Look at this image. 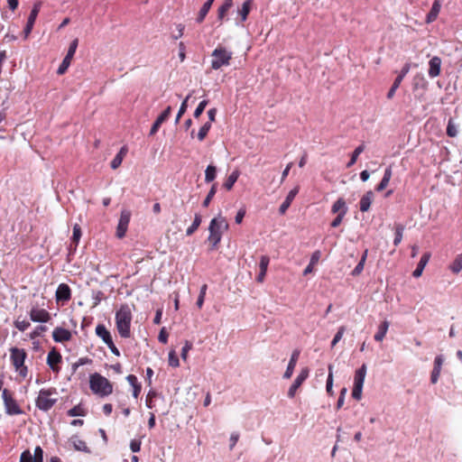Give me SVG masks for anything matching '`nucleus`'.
<instances>
[{
  "label": "nucleus",
  "mask_w": 462,
  "mask_h": 462,
  "mask_svg": "<svg viewBox=\"0 0 462 462\" xmlns=\"http://www.w3.org/2000/svg\"><path fill=\"white\" fill-rule=\"evenodd\" d=\"M300 187L296 186L294 187L287 195L285 200L282 203V205L279 208V212L281 215H284L287 209L290 208L292 200L296 197V195L299 193Z\"/></svg>",
  "instance_id": "nucleus-18"
},
{
  "label": "nucleus",
  "mask_w": 462,
  "mask_h": 462,
  "mask_svg": "<svg viewBox=\"0 0 462 462\" xmlns=\"http://www.w3.org/2000/svg\"><path fill=\"white\" fill-rule=\"evenodd\" d=\"M238 439H239V434L237 432H233L230 435V439H229V441H230L229 448H230V449L234 448V447L236 445Z\"/></svg>",
  "instance_id": "nucleus-61"
},
{
  "label": "nucleus",
  "mask_w": 462,
  "mask_h": 462,
  "mask_svg": "<svg viewBox=\"0 0 462 462\" xmlns=\"http://www.w3.org/2000/svg\"><path fill=\"white\" fill-rule=\"evenodd\" d=\"M191 348H192V344H191L189 341L186 340V341H185V343H184V346H183V347H182V349H181V354H180L181 358H182L183 360H186V359H187V357H188V353H189V351Z\"/></svg>",
  "instance_id": "nucleus-55"
},
{
  "label": "nucleus",
  "mask_w": 462,
  "mask_h": 462,
  "mask_svg": "<svg viewBox=\"0 0 462 462\" xmlns=\"http://www.w3.org/2000/svg\"><path fill=\"white\" fill-rule=\"evenodd\" d=\"M208 105V100H202L199 106H197V108L195 109L194 111V116L196 118L199 117L200 115L203 113V111L205 110L206 106Z\"/></svg>",
  "instance_id": "nucleus-54"
},
{
  "label": "nucleus",
  "mask_w": 462,
  "mask_h": 462,
  "mask_svg": "<svg viewBox=\"0 0 462 462\" xmlns=\"http://www.w3.org/2000/svg\"><path fill=\"white\" fill-rule=\"evenodd\" d=\"M202 221L201 216L199 214H196L194 217L193 223L190 226H189L186 230L187 236H191L200 226Z\"/></svg>",
  "instance_id": "nucleus-36"
},
{
  "label": "nucleus",
  "mask_w": 462,
  "mask_h": 462,
  "mask_svg": "<svg viewBox=\"0 0 462 462\" xmlns=\"http://www.w3.org/2000/svg\"><path fill=\"white\" fill-rule=\"evenodd\" d=\"M441 368H442L441 366H438V365H434L433 370L430 374L431 383L435 384L438 382L439 375H440Z\"/></svg>",
  "instance_id": "nucleus-47"
},
{
  "label": "nucleus",
  "mask_w": 462,
  "mask_h": 462,
  "mask_svg": "<svg viewBox=\"0 0 462 462\" xmlns=\"http://www.w3.org/2000/svg\"><path fill=\"white\" fill-rule=\"evenodd\" d=\"M41 6H42V3L41 2H37L33 5L32 6V9L31 11V14L28 17V21H27V23H26V26L23 30V32H24V37L27 38L29 36V34L31 33L32 28H33V25H34V23L36 21V18L38 16V14L41 10Z\"/></svg>",
  "instance_id": "nucleus-12"
},
{
  "label": "nucleus",
  "mask_w": 462,
  "mask_h": 462,
  "mask_svg": "<svg viewBox=\"0 0 462 462\" xmlns=\"http://www.w3.org/2000/svg\"><path fill=\"white\" fill-rule=\"evenodd\" d=\"M447 134L450 137H456L457 135V128L452 119L448 120L447 126Z\"/></svg>",
  "instance_id": "nucleus-45"
},
{
  "label": "nucleus",
  "mask_w": 462,
  "mask_h": 462,
  "mask_svg": "<svg viewBox=\"0 0 462 462\" xmlns=\"http://www.w3.org/2000/svg\"><path fill=\"white\" fill-rule=\"evenodd\" d=\"M403 230H404V227L402 226H399L396 227L395 237L393 240V245L395 246H397L402 242V236H403Z\"/></svg>",
  "instance_id": "nucleus-48"
},
{
  "label": "nucleus",
  "mask_w": 462,
  "mask_h": 462,
  "mask_svg": "<svg viewBox=\"0 0 462 462\" xmlns=\"http://www.w3.org/2000/svg\"><path fill=\"white\" fill-rule=\"evenodd\" d=\"M229 8L225 6V5H221L219 8H218V12H217V18L219 20H223L224 17L226 16V13L228 12Z\"/></svg>",
  "instance_id": "nucleus-62"
},
{
  "label": "nucleus",
  "mask_w": 462,
  "mask_h": 462,
  "mask_svg": "<svg viewBox=\"0 0 462 462\" xmlns=\"http://www.w3.org/2000/svg\"><path fill=\"white\" fill-rule=\"evenodd\" d=\"M29 316L32 321L46 323L51 319V314L44 309L38 306L30 310Z\"/></svg>",
  "instance_id": "nucleus-9"
},
{
  "label": "nucleus",
  "mask_w": 462,
  "mask_h": 462,
  "mask_svg": "<svg viewBox=\"0 0 462 462\" xmlns=\"http://www.w3.org/2000/svg\"><path fill=\"white\" fill-rule=\"evenodd\" d=\"M132 311L128 305L125 304L116 312V324L119 335L124 338L131 336Z\"/></svg>",
  "instance_id": "nucleus-1"
},
{
  "label": "nucleus",
  "mask_w": 462,
  "mask_h": 462,
  "mask_svg": "<svg viewBox=\"0 0 462 462\" xmlns=\"http://www.w3.org/2000/svg\"><path fill=\"white\" fill-rule=\"evenodd\" d=\"M217 192V185L216 184H213L210 190L208 191L206 199H204L203 201V206L204 207H208L211 201V199H213V197L215 196Z\"/></svg>",
  "instance_id": "nucleus-49"
},
{
  "label": "nucleus",
  "mask_w": 462,
  "mask_h": 462,
  "mask_svg": "<svg viewBox=\"0 0 462 462\" xmlns=\"http://www.w3.org/2000/svg\"><path fill=\"white\" fill-rule=\"evenodd\" d=\"M171 113V107L168 106L155 120L150 130V135L155 134L162 123H164Z\"/></svg>",
  "instance_id": "nucleus-16"
},
{
  "label": "nucleus",
  "mask_w": 462,
  "mask_h": 462,
  "mask_svg": "<svg viewBox=\"0 0 462 462\" xmlns=\"http://www.w3.org/2000/svg\"><path fill=\"white\" fill-rule=\"evenodd\" d=\"M252 4V0H246L243 3L242 7L238 9L237 14L240 16L242 23L247 19V16L251 10Z\"/></svg>",
  "instance_id": "nucleus-32"
},
{
  "label": "nucleus",
  "mask_w": 462,
  "mask_h": 462,
  "mask_svg": "<svg viewBox=\"0 0 462 462\" xmlns=\"http://www.w3.org/2000/svg\"><path fill=\"white\" fill-rule=\"evenodd\" d=\"M390 323L387 320L383 321L379 327L377 332L374 334V340L381 342L384 338L388 328H389Z\"/></svg>",
  "instance_id": "nucleus-30"
},
{
  "label": "nucleus",
  "mask_w": 462,
  "mask_h": 462,
  "mask_svg": "<svg viewBox=\"0 0 462 462\" xmlns=\"http://www.w3.org/2000/svg\"><path fill=\"white\" fill-rule=\"evenodd\" d=\"M2 397L5 403V412L8 415H19L23 413V410L20 408L16 401L11 396L8 390H3Z\"/></svg>",
  "instance_id": "nucleus-7"
},
{
  "label": "nucleus",
  "mask_w": 462,
  "mask_h": 462,
  "mask_svg": "<svg viewBox=\"0 0 462 462\" xmlns=\"http://www.w3.org/2000/svg\"><path fill=\"white\" fill-rule=\"evenodd\" d=\"M20 462H33L30 450H24L20 457Z\"/></svg>",
  "instance_id": "nucleus-57"
},
{
  "label": "nucleus",
  "mask_w": 462,
  "mask_h": 462,
  "mask_svg": "<svg viewBox=\"0 0 462 462\" xmlns=\"http://www.w3.org/2000/svg\"><path fill=\"white\" fill-rule=\"evenodd\" d=\"M449 268L454 273H458L462 270V253L456 256Z\"/></svg>",
  "instance_id": "nucleus-37"
},
{
  "label": "nucleus",
  "mask_w": 462,
  "mask_h": 462,
  "mask_svg": "<svg viewBox=\"0 0 462 462\" xmlns=\"http://www.w3.org/2000/svg\"><path fill=\"white\" fill-rule=\"evenodd\" d=\"M58 401V392L55 388L42 389L35 401V405L41 411H47Z\"/></svg>",
  "instance_id": "nucleus-4"
},
{
  "label": "nucleus",
  "mask_w": 462,
  "mask_h": 462,
  "mask_svg": "<svg viewBox=\"0 0 462 462\" xmlns=\"http://www.w3.org/2000/svg\"><path fill=\"white\" fill-rule=\"evenodd\" d=\"M429 76L431 79L438 77L440 73L441 60L438 56L432 57L429 61Z\"/></svg>",
  "instance_id": "nucleus-19"
},
{
  "label": "nucleus",
  "mask_w": 462,
  "mask_h": 462,
  "mask_svg": "<svg viewBox=\"0 0 462 462\" xmlns=\"http://www.w3.org/2000/svg\"><path fill=\"white\" fill-rule=\"evenodd\" d=\"M33 462H42L43 461V450L40 446H37L34 448V453L32 455Z\"/></svg>",
  "instance_id": "nucleus-50"
},
{
  "label": "nucleus",
  "mask_w": 462,
  "mask_h": 462,
  "mask_svg": "<svg viewBox=\"0 0 462 462\" xmlns=\"http://www.w3.org/2000/svg\"><path fill=\"white\" fill-rule=\"evenodd\" d=\"M363 386L354 385L352 391V397L356 400H360L362 397Z\"/></svg>",
  "instance_id": "nucleus-56"
},
{
  "label": "nucleus",
  "mask_w": 462,
  "mask_h": 462,
  "mask_svg": "<svg viewBox=\"0 0 462 462\" xmlns=\"http://www.w3.org/2000/svg\"><path fill=\"white\" fill-rule=\"evenodd\" d=\"M269 263H270V258L267 255L261 256L260 263H259L260 273H258V275L256 277V281L258 282H263L264 281Z\"/></svg>",
  "instance_id": "nucleus-21"
},
{
  "label": "nucleus",
  "mask_w": 462,
  "mask_h": 462,
  "mask_svg": "<svg viewBox=\"0 0 462 462\" xmlns=\"http://www.w3.org/2000/svg\"><path fill=\"white\" fill-rule=\"evenodd\" d=\"M440 9H441L440 0H434L431 9H430V13L427 14L426 23H433L438 18Z\"/></svg>",
  "instance_id": "nucleus-22"
},
{
  "label": "nucleus",
  "mask_w": 462,
  "mask_h": 462,
  "mask_svg": "<svg viewBox=\"0 0 462 462\" xmlns=\"http://www.w3.org/2000/svg\"><path fill=\"white\" fill-rule=\"evenodd\" d=\"M346 215H342V214H338L337 216V217L331 222V226L332 227H337L341 223H342V220L343 218L345 217Z\"/></svg>",
  "instance_id": "nucleus-64"
},
{
  "label": "nucleus",
  "mask_w": 462,
  "mask_h": 462,
  "mask_svg": "<svg viewBox=\"0 0 462 462\" xmlns=\"http://www.w3.org/2000/svg\"><path fill=\"white\" fill-rule=\"evenodd\" d=\"M78 44H79L78 39H75L70 42L68 52L57 70V73L59 75L64 74L66 72V70L68 69V68L69 67L70 61H71V60L76 52V50L78 48Z\"/></svg>",
  "instance_id": "nucleus-8"
},
{
  "label": "nucleus",
  "mask_w": 462,
  "mask_h": 462,
  "mask_svg": "<svg viewBox=\"0 0 462 462\" xmlns=\"http://www.w3.org/2000/svg\"><path fill=\"white\" fill-rule=\"evenodd\" d=\"M299 356H300V350L295 349L292 352V354H291V356L290 358L288 366H287L286 371H285V373L283 374V378L289 379V378L291 377V375L293 374V371H294V368L296 366L297 361L299 359Z\"/></svg>",
  "instance_id": "nucleus-20"
},
{
  "label": "nucleus",
  "mask_w": 462,
  "mask_h": 462,
  "mask_svg": "<svg viewBox=\"0 0 462 462\" xmlns=\"http://www.w3.org/2000/svg\"><path fill=\"white\" fill-rule=\"evenodd\" d=\"M217 175V169L213 165H208L205 171V181L211 182L215 180Z\"/></svg>",
  "instance_id": "nucleus-39"
},
{
  "label": "nucleus",
  "mask_w": 462,
  "mask_h": 462,
  "mask_svg": "<svg viewBox=\"0 0 462 462\" xmlns=\"http://www.w3.org/2000/svg\"><path fill=\"white\" fill-rule=\"evenodd\" d=\"M126 153H127V147L126 146H123L120 149V151L118 152V153L115 156V158L111 162V168L113 170L117 169L121 165V163H122L125 156L126 155Z\"/></svg>",
  "instance_id": "nucleus-28"
},
{
  "label": "nucleus",
  "mask_w": 462,
  "mask_h": 462,
  "mask_svg": "<svg viewBox=\"0 0 462 462\" xmlns=\"http://www.w3.org/2000/svg\"><path fill=\"white\" fill-rule=\"evenodd\" d=\"M366 365L363 364L362 366L356 371L354 377V385L364 386L366 375Z\"/></svg>",
  "instance_id": "nucleus-26"
},
{
  "label": "nucleus",
  "mask_w": 462,
  "mask_h": 462,
  "mask_svg": "<svg viewBox=\"0 0 462 462\" xmlns=\"http://www.w3.org/2000/svg\"><path fill=\"white\" fill-rule=\"evenodd\" d=\"M69 442L71 443L75 450L82 451L85 453H90V449L87 446L86 442L80 439L78 436H72L69 439Z\"/></svg>",
  "instance_id": "nucleus-24"
},
{
  "label": "nucleus",
  "mask_w": 462,
  "mask_h": 462,
  "mask_svg": "<svg viewBox=\"0 0 462 462\" xmlns=\"http://www.w3.org/2000/svg\"><path fill=\"white\" fill-rule=\"evenodd\" d=\"M365 143H361L358 145L353 152L350 161L347 162L346 167H352L357 161L358 156L365 151Z\"/></svg>",
  "instance_id": "nucleus-34"
},
{
  "label": "nucleus",
  "mask_w": 462,
  "mask_h": 462,
  "mask_svg": "<svg viewBox=\"0 0 462 462\" xmlns=\"http://www.w3.org/2000/svg\"><path fill=\"white\" fill-rule=\"evenodd\" d=\"M61 362V355L53 348L47 356V365L53 372H59L57 365Z\"/></svg>",
  "instance_id": "nucleus-17"
},
{
  "label": "nucleus",
  "mask_w": 462,
  "mask_h": 462,
  "mask_svg": "<svg viewBox=\"0 0 462 462\" xmlns=\"http://www.w3.org/2000/svg\"><path fill=\"white\" fill-rule=\"evenodd\" d=\"M391 178H392V168H391V166H389L388 168L385 169L383 177L382 180L380 181V183L377 185L376 190L383 191L388 186Z\"/></svg>",
  "instance_id": "nucleus-31"
},
{
  "label": "nucleus",
  "mask_w": 462,
  "mask_h": 462,
  "mask_svg": "<svg viewBox=\"0 0 462 462\" xmlns=\"http://www.w3.org/2000/svg\"><path fill=\"white\" fill-rule=\"evenodd\" d=\"M346 331V328L344 326H341L338 328L336 335L334 336V338L331 341V347H334L343 337Z\"/></svg>",
  "instance_id": "nucleus-44"
},
{
  "label": "nucleus",
  "mask_w": 462,
  "mask_h": 462,
  "mask_svg": "<svg viewBox=\"0 0 462 462\" xmlns=\"http://www.w3.org/2000/svg\"><path fill=\"white\" fill-rule=\"evenodd\" d=\"M55 297L58 303L69 301L71 297L69 286L66 283H60L56 290Z\"/></svg>",
  "instance_id": "nucleus-14"
},
{
  "label": "nucleus",
  "mask_w": 462,
  "mask_h": 462,
  "mask_svg": "<svg viewBox=\"0 0 462 462\" xmlns=\"http://www.w3.org/2000/svg\"><path fill=\"white\" fill-rule=\"evenodd\" d=\"M210 128H211L210 122H207V123H205V124L200 127V129L199 130V133H198V134H197V137H198V139H199L200 142H201V141H203V140L206 138V136H207V134H208V131L210 130Z\"/></svg>",
  "instance_id": "nucleus-41"
},
{
  "label": "nucleus",
  "mask_w": 462,
  "mask_h": 462,
  "mask_svg": "<svg viewBox=\"0 0 462 462\" xmlns=\"http://www.w3.org/2000/svg\"><path fill=\"white\" fill-rule=\"evenodd\" d=\"M207 289H208L207 284H203L200 288L199 295V298L196 302V305L199 309H201L204 304Z\"/></svg>",
  "instance_id": "nucleus-43"
},
{
  "label": "nucleus",
  "mask_w": 462,
  "mask_h": 462,
  "mask_svg": "<svg viewBox=\"0 0 462 462\" xmlns=\"http://www.w3.org/2000/svg\"><path fill=\"white\" fill-rule=\"evenodd\" d=\"M430 253L423 254V255L421 256V258H420V260L416 269L412 273L413 277L419 278V277L421 276L425 266L427 265V263L430 261Z\"/></svg>",
  "instance_id": "nucleus-23"
},
{
  "label": "nucleus",
  "mask_w": 462,
  "mask_h": 462,
  "mask_svg": "<svg viewBox=\"0 0 462 462\" xmlns=\"http://www.w3.org/2000/svg\"><path fill=\"white\" fill-rule=\"evenodd\" d=\"M89 387L95 394L101 397L107 396L113 393V385L111 383L97 373L90 375Z\"/></svg>",
  "instance_id": "nucleus-3"
},
{
  "label": "nucleus",
  "mask_w": 462,
  "mask_h": 462,
  "mask_svg": "<svg viewBox=\"0 0 462 462\" xmlns=\"http://www.w3.org/2000/svg\"><path fill=\"white\" fill-rule=\"evenodd\" d=\"M191 97V94H189L185 99L182 101L181 105H180V107L178 111V114H177V116L175 118V124H178L180 122V119L181 118V116L185 114V112L187 111V108H188V100L189 99V97Z\"/></svg>",
  "instance_id": "nucleus-38"
},
{
  "label": "nucleus",
  "mask_w": 462,
  "mask_h": 462,
  "mask_svg": "<svg viewBox=\"0 0 462 462\" xmlns=\"http://www.w3.org/2000/svg\"><path fill=\"white\" fill-rule=\"evenodd\" d=\"M227 229L228 224L226 218L220 215L217 217H214L210 221L208 226L209 236L208 237V241L211 244V249L217 247V245L221 241L223 233Z\"/></svg>",
  "instance_id": "nucleus-2"
},
{
  "label": "nucleus",
  "mask_w": 462,
  "mask_h": 462,
  "mask_svg": "<svg viewBox=\"0 0 462 462\" xmlns=\"http://www.w3.org/2000/svg\"><path fill=\"white\" fill-rule=\"evenodd\" d=\"M169 365L172 367H178L180 365L179 358L174 350L169 353Z\"/></svg>",
  "instance_id": "nucleus-51"
},
{
  "label": "nucleus",
  "mask_w": 462,
  "mask_h": 462,
  "mask_svg": "<svg viewBox=\"0 0 462 462\" xmlns=\"http://www.w3.org/2000/svg\"><path fill=\"white\" fill-rule=\"evenodd\" d=\"M332 213H337L342 215H346L347 207L346 205L345 200L342 198H339L331 208Z\"/></svg>",
  "instance_id": "nucleus-29"
},
{
  "label": "nucleus",
  "mask_w": 462,
  "mask_h": 462,
  "mask_svg": "<svg viewBox=\"0 0 462 462\" xmlns=\"http://www.w3.org/2000/svg\"><path fill=\"white\" fill-rule=\"evenodd\" d=\"M68 414L71 417L85 416L86 411L81 405H77L69 410Z\"/></svg>",
  "instance_id": "nucleus-42"
},
{
  "label": "nucleus",
  "mask_w": 462,
  "mask_h": 462,
  "mask_svg": "<svg viewBox=\"0 0 462 462\" xmlns=\"http://www.w3.org/2000/svg\"><path fill=\"white\" fill-rule=\"evenodd\" d=\"M96 334L103 340L105 344L110 343V340L112 339L110 332L103 324H98L96 327Z\"/></svg>",
  "instance_id": "nucleus-27"
},
{
  "label": "nucleus",
  "mask_w": 462,
  "mask_h": 462,
  "mask_svg": "<svg viewBox=\"0 0 462 462\" xmlns=\"http://www.w3.org/2000/svg\"><path fill=\"white\" fill-rule=\"evenodd\" d=\"M52 337L55 342L63 343L69 341L72 337V334L69 329L58 327L54 328Z\"/></svg>",
  "instance_id": "nucleus-15"
},
{
  "label": "nucleus",
  "mask_w": 462,
  "mask_h": 462,
  "mask_svg": "<svg viewBox=\"0 0 462 462\" xmlns=\"http://www.w3.org/2000/svg\"><path fill=\"white\" fill-rule=\"evenodd\" d=\"M158 339L161 343L166 344L168 342V333L165 328H162L159 333Z\"/></svg>",
  "instance_id": "nucleus-60"
},
{
  "label": "nucleus",
  "mask_w": 462,
  "mask_h": 462,
  "mask_svg": "<svg viewBox=\"0 0 462 462\" xmlns=\"http://www.w3.org/2000/svg\"><path fill=\"white\" fill-rule=\"evenodd\" d=\"M131 213L128 210H122L116 228V236L123 238L125 236L130 222Z\"/></svg>",
  "instance_id": "nucleus-11"
},
{
  "label": "nucleus",
  "mask_w": 462,
  "mask_h": 462,
  "mask_svg": "<svg viewBox=\"0 0 462 462\" xmlns=\"http://www.w3.org/2000/svg\"><path fill=\"white\" fill-rule=\"evenodd\" d=\"M232 51H228L225 47H217L211 54V68L215 70L219 69L224 66H229L232 59Z\"/></svg>",
  "instance_id": "nucleus-5"
},
{
  "label": "nucleus",
  "mask_w": 462,
  "mask_h": 462,
  "mask_svg": "<svg viewBox=\"0 0 462 462\" xmlns=\"http://www.w3.org/2000/svg\"><path fill=\"white\" fill-rule=\"evenodd\" d=\"M409 70H410V64H405L402 67L400 74L394 79V82H393L392 88L388 91L387 98L392 99L394 97L397 88L400 87L403 78L408 74Z\"/></svg>",
  "instance_id": "nucleus-13"
},
{
  "label": "nucleus",
  "mask_w": 462,
  "mask_h": 462,
  "mask_svg": "<svg viewBox=\"0 0 462 462\" xmlns=\"http://www.w3.org/2000/svg\"><path fill=\"white\" fill-rule=\"evenodd\" d=\"M366 256H367V251H365L364 253L361 260L359 261L357 265L355 267V269L352 271V275L353 276H357V275H359L362 273V271L364 270V266H365V260H366Z\"/></svg>",
  "instance_id": "nucleus-40"
},
{
  "label": "nucleus",
  "mask_w": 462,
  "mask_h": 462,
  "mask_svg": "<svg viewBox=\"0 0 462 462\" xmlns=\"http://www.w3.org/2000/svg\"><path fill=\"white\" fill-rule=\"evenodd\" d=\"M157 396V393L151 390L149 391V393H147L146 395V406L149 408V409H152L154 407V402H153V399Z\"/></svg>",
  "instance_id": "nucleus-52"
},
{
  "label": "nucleus",
  "mask_w": 462,
  "mask_h": 462,
  "mask_svg": "<svg viewBox=\"0 0 462 462\" xmlns=\"http://www.w3.org/2000/svg\"><path fill=\"white\" fill-rule=\"evenodd\" d=\"M240 172L239 171L236 170L234 171L226 179V180L224 183V187L230 190L234 184L236 182L237 179L239 178Z\"/></svg>",
  "instance_id": "nucleus-35"
},
{
  "label": "nucleus",
  "mask_w": 462,
  "mask_h": 462,
  "mask_svg": "<svg viewBox=\"0 0 462 462\" xmlns=\"http://www.w3.org/2000/svg\"><path fill=\"white\" fill-rule=\"evenodd\" d=\"M130 448L134 453L139 452L141 448V441L136 439L131 440Z\"/></svg>",
  "instance_id": "nucleus-59"
},
{
  "label": "nucleus",
  "mask_w": 462,
  "mask_h": 462,
  "mask_svg": "<svg viewBox=\"0 0 462 462\" xmlns=\"http://www.w3.org/2000/svg\"><path fill=\"white\" fill-rule=\"evenodd\" d=\"M11 361L13 365L15 368V371L22 376L26 377L28 369L27 366L24 365V361L26 358V352L23 349L13 347L11 349Z\"/></svg>",
  "instance_id": "nucleus-6"
},
{
  "label": "nucleus",
  "mask_w": 462,
  "mask_h": 462,
  "mask_svg": "<svg viewBox=\"0 0 462 462\" xmlns=\"http://www.w3.org/2000/svg\"><path fill=\"white\" fill-rule=\"evenodd\" d=\"M320 257H321V252L319 250L313 252L310 256V265H316L319 263Z\"/></svg>",
  "instance_id": "nucleus-58"
},
{
  "label": "nucleus",
  "mask_w": 462,
  "mask_h": 462,
  "mask_svg": "<svg viewBox=\"0 0 462 462\" xmlns=\"http://www.w3.org/2000/svg\"><path fill=\"white\" fill-rule=\"evenodd\" d=\"M310 374V370L307 367H304L300 370V374L295 378L294 382L291 385L288 390V396L290 398H293L296 394L297 390L303 383V382L308 378Z\"/></svg>",
  "instance_id": "nucleus-10"
},
{
  "label": "nucleus",
  "mask_w": 462,
  "mask_h": 462,
  "mask_svg": "<svg viewBox=\"0 0 462 462\" xmlns=\"http://www.w3.org/2000/svg\"><path fill=\"white\" fill-rule=\"evenodd\" d=\"M214 1L215 0H207L204 3L201 9L199 10V15L197 18L198 23H201L205 19L206 15L208 14V11L210 10V8L212 6V4L214 3Z\"/></svg>",
  "instance_id": "nucleus-33"
},
{
  "label": "nucleus",
  "mask_w": 462,
  "mask_h": 462,
  "mask_svg": "<svg viewBox=\"0 0 462 462\" xmlns=\"http://www.w3.org/2000/svg\"><path fill=\"white\" fill-rule=\"evenodd\" d=\"M373 200H374L373 191H371V190L366 191L365 194L360 199V210L362 212L368 211Z\"/></svg>",
  "instance_id": "nucleus-25"
},
{
  "label": "nucleus",
  "mask_w": 462,
  "mask_h": 462,
  "mask_svg": "<svg viewBox=\"0 0 462 462\" xmlns=\"http://www.w3.org/2000/svg\"><path fill=\"white\" fill-rule=\"evenodd\" d=\"M14 327L20 331L23 332L30 327V322L27 320L16 319L14 321Z\"/></svg>",
  "instance_id": "nucleus-53"
},
{
  "label": "nucleus",
  "mask_w": 462,
  "mask_h": 462,
  "mask_svg": "<svg viewBox=\"0 0 462 462\" xmlns=\"http://www.w3.org/2000/svg\"><path fill=\"white\" fill-rule=\"evenodd\" d=\"M81 237V228L80 226L76 224L73 226V234H72V242L75 243V245L77 246Z\"/></svg>",
  "instance_id": "nucleus-46"
},
{
  "label": "nucleus",
  "mask_w": 462,
  "mask_h": 462,
  "mask_svg": "<svg viewBox=\"0 0 462 462\" xmlns=\"http://www.w3.org/2000/svg\"><path fill=\"white\" fill-rule=\"evenodd\" d=\"M110 351L116 356H120V352L118 348L115 346L113 339L110 340V343L106 344Z\"/></svg>",
  "instance_id": "nucleus-63"
}]
</instances>
